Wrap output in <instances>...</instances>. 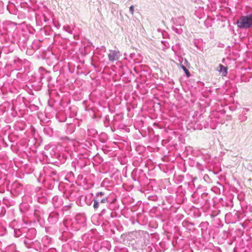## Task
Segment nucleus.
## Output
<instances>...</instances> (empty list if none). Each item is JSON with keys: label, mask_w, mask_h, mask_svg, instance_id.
<instances>
[{"label": "nucleus", "mask_w": 252, "mask_h": 252, "mask_svg": "<svg viewBox=\"0 0 252 252\" xmlns=\"http://www.w3.org/2000/svg\"><path fill=\"white\" fill-rule=\"evenodd\" d=\"M236 24L240 29H249L252 27V13L241 16L237 20Z\"/></svg>", "instance_id": "obj_1"}, {"label": "nucleus", "mask_w": 252, "mask_h": 252, "mask_svg": "<svg viewBox=\"0 0 252 252\" xmlns=\"http://www.w3.org/2000/svg\"><path fill=\"white\" fill-rule=\"evenodd\" d=\"M121 56V54L117 50H109V53L108 55L109 61L111 62H114L118 61Z\"/></svg>", "instance_id": "obj_2"}, {"label": "nucleus", "mask_w": 252, "mask_h": 252, "mask_svg": "<svg viewBox=\"0 0 252 252\" xmlns=\"http://www.w3.org/2000/svg\"><path fill=\"white\" fill-rule=\"evenodd\" d=\"M171 21L173 23L174 25L176 26H183L185 24V19L183 16L178 17L176 18H172Z\"/></svg>", "instance_id": "obj_3"}, {"label": "nucleus", "mask_w": 252, "mask_h": 252, "mask_svg": "<svg viewBox=\"0 0 252 252\" xmlns=\"http://www.w3.org/2000/svg\"><path fill=\"white\" fill-rule=\"evenodd\" d=\"M177 26H176L175 25H173L172 27V29L177 33L180 34H182L183 32V30L181 28H177Z\"/></svg>", "instance_id": "obj_4"}, {"label": "nucleus", "mask_w": 252, "mask_h": 252, "mask_svg": "<svg viewBox=\"0 0 252 252\" xmlns=\"http://www.w3.org/2000/svg\"><path fill=\"white\" fill-rule=\"evenodd\" d=\"M94 203L93 207L94 209H97L99 207V198L98 197H96V198H95L94 199Z\"/></svg>", "instance_id": "obj_5"}, {"label": "nucleus", "mask_w": 252, "mask_h": 252, "mask_svg": "<svg viewBox=\"0 0 252 252\" xmlns=\"http://www.w3.org/2000/svg\"><path fill=\"white\" fill-rule=\"evenodd\" d=\"M49 176L52 177L54 180L57 179V172L55 170L51 171L47 173Z\"/></svg>", "instance_id": "obj_6"}, {"label": "nucleus", "mask_w": 252, "mask_h": 252, "mask_svg": "<svg viewBox=\"0 0 252 252\" xmlns=\"http://www.w3.org/2000/svg\"><path fill=\"white\" fill-rule=\"evenodd\" d=\"M219 71L220 72H223V73H227V68L226 67H224L223 65L222 64H220L219 66Z\"/></svg>", "instance_id": "obj_7"}, {"label": "nucleus", "mask_w": 252, "mask_h": 252, "mask_svg": "<svg viewBox=\"0 0 252 252\" xmlns=\"http://www.w3.org/2000/svg\"><path fill=\"white\" fill-rule=\"evenodd\" d=\"M181 67L184 71L186 76L187 77H189L190 76V74L188 69L183 64H181Z\"/></svg>", "instance_id": "obj_8"}, {"label": "nucleus", "mask_w": 252, "mask_h": 252, "mask_svg": "<svg viewBox=\"0 0 252 252\" xmlns=\"http://www.w3.org/2000/svg\"><path fill=\"white\" fill-rule=\"evenodd\" d=\"M63 29L69 33L72 34V31L70 26H64Z\"/></svg>", "instance_id": "obj_9"}, {"label": "nucleus", "mask_w": 252, "mask_h": 252, "mask_svg": "<svg viewBox=\"0 0 252 252\" xmlns=\"http://www.w3.org/2000/svg\"><path fill=\"white\" fill-rule=\"evenodd\" d=\"M108 201L107 197H104L103 198L100 199L99 198V203H105Z\"/></svg>", "instance_id": "obj_10"}, {"label": "nucleus", "mask_w": 252, "mask_h": 252, "mask_svg": "<svg viewBox=\"0 0 252 252\" xmlns=\"http://www.w3.org/2000/svg\"><path fill=\"white\" fill-rule=\"evenodd\" d=\"M104 195V193L102 192H97L96 194V196L95 197V198H96V197H98L99 198V197H101L102 196Z\"/></svg>", "instance_id": "obj_11"}, {"label": "nucleus", "mask_w": 252, "mask_h": 252, "mask_svg": "<svg viewBox=\"0 0 252 252\" xmlns=\"http://www.w3.org/2000/svg\"><path fill=\"white\" fill-rule=\"evenodd\" d=\"M129 12L130 13L133 15L134 13V6L133 5H131L129 7Z\"/></svg>", "instance_id": "obj_12"}, {"label": "nucleus", "mask_w": 252, "mask_h": 252, "mask_svg": "<svg viewBox=\"0 0 252 252\" xmlns=\"http://www.w3.org/2000/svg\"><path fill=\"white\" fill-rule=\"evenodd\" d=\"M244 110H246L247 112L249 111V109L248 108H244Z\"/></svg>", "instance_id": "obj_13"}, {"label": "nucleus", "mask_w": 252, "mask_h": 252, "mask_svg": "<svg viewBox=\"0 0 252 252\" xmlns=\"http://www.w3.org/2000/svg\"><path fill=\"white\" fill-rule=\"evenodd\" d=\"M184 62L185 63H188L187 60L186 59H185Z\"/></svg>", "instance_id": "obj_14"}, {"label": "nucleus", "mask_w": 252, "mask_h": 252, "mask_svg": "<svg viewBox=\"0 0 252 252\" xmlns=\"http://www.w3.org/2000/svg\"><path fill=\"white\" fill-rule=\"evenodd\" d=\"M56 198V197L55 196V197H53V200H54Z\"/></svg>", "instance_id": "obj_15"}, {"label": "nucleus", "mask_w": 252, "mask_h": 252, "mask_svg": "<svg viewBox=\"0 0 252 252\" xmlns=\"http://www.w3.org/2000/svg\"><path fill=\"white\" fill-rule=\"evenodd\" d=\"M130 57H131V58H132L133 55H132V54H130Z\"/></svg>", "instance_id": "obj_16"}, {"label": "nucleus", "mask_w": 252, "mask_h": 252, "mask_svg": "<svg viewBox=\"0 0 252 252\" xmlns=\"http://www.w3.org/2000/svg\"><path fill=\"white\" fill-rule=\"evenodd\" d=\"M104 211H105V210H104V209H103V210L102 211L101 213H103Z\"/></svg>", "instance_id": "obj_17"}]
</instances>
